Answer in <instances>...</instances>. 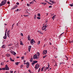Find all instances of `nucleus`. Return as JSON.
I'll list each match as a JSON object with an SVG mask.
<instances>
[{"mask_svg":"<svg viewBox=\"0 0 73 73\" xmlns=\"http://www.w3.org/2000/svg\"><path fill=\"white\" fill-rule=\"evenodd\" d=\"M7 3V0H4L0 4V7H1L2 5H4Z\"/></svg>","mask_w":73,"mask_h":73,"instance_id":"1","label":"nucleus"},{"mask_svg":"<svg viewBox=\"0 0 73 73\" xmlns=\"http://www.w3.org/2000/svg\"><path fill=\"white\" fill-rule=\"evenodd\" d=\"M39 67H40V65H39L38 64H37L35 66V68L37 69H38V68H39Z\"/></svg>","mask_w":73,"mask_h":73,"instance_id":"2","label":"nucleus"},{"mask_svg":"<svg viewBox=\"0 0 73 73\" xmlns=\"http://www.w3.org/2000/svg\"><path fill=\"white\" fill-rule=\"evenodd\" d=\"M46 25L45 26H43V27L42 28V31H44V30H45L46 29V28H47L48 27V26H46Z\"/></svg>","mask_w":73,"mask_h":73,"instance_id":"3","label":"nucleus"},{"mask_svg":"<svg viewBox=\"0 0 73 73\" xmlns=\"http://www.w3.org/2000/svg\"><path fill=\"white\" fill-rule=\"evenodd\" d=\"M46 53H47V50H43L42 53L43 55H45L46 54Z\"/></svg>","mask_w":73,"mask_h":73,"instance_id":"4","label":"nucleus"},{"mask_svg":"<svg viewBox=\"0 0 73 73\" xmlns=\"http://www.w3.org/2000/svg\"><path fill=\"white\" fill-rule=\"evenodd\" d=\"M38 57L37 55L36 54H35L33 56V58L35 60V59H37Z\"/></svg>","mask_w":73,"mask_h":73,"instance_id":"5","label":"nucleus"},{"mask_svg":"<svg viewBox=\"0 0 73 73\" xmlns=\"http://www.w3.org/2000/svg\"><path fill=\"white\" fill-rule=\"evenodd\" d=\"M5 69L6 70H9V68L8 67V65L7 64H6L5 66Z\"/></svg>","mask_w":73,"mask_h":73,"instance_id":"6","label":"nucleus"},{"mask_svg":"<svg viewBox=\"0 0 73 73\" xmlns=\"http://www.w3.org/2000/svg\"><path fill=\"white\" fill-rule=\"evenodd\" d=\"M25 64H26L27 65V68H28L29 67V64L28 62H27V63H25Z\"/></svg>","mask_w":73,"mask_h":73,"instance_id":"7","label":"nucleus"},{"mask_svg":"<svg viewBox=\"0 0 73 73\" xmlns=\"http://www.w3.org/2000/svg\"><path fill=\"white\" fill-rule=\"evenodd\" d=\"M11 53L12 54H13V55H14V56H16V53L15 52L12 51H11Z\"/></svg>","mask_w":73,"mask_h":73,"instance_id":"8","label":"nucleus"},{"mask_svg":"<svg viewBox=\"0 0 73 73\" xmlns=\"http://www.w3.org/2000/svg\"><path fill=\"white\" fill-rule=\"evenodd\" d=\"M17 5H16L15 6H14V7H13V8H12L11 10L14 9H15V8H17Z\"/></svg>","mask_w":73,"mask_h":73,"instance_id":"9","label":"nucleus"},{"mask_svg":"<svg viewBox=\"0 0 73 73\" xmlns=\"http://www.w3.org/2000/svg\"><path fill=\"white\" fill-rule=\"evenodd\" d=\"M56 15H54L53 16L52 19L53 20H54L55 19H56Z\"/></svg>","mask_w":73,"mask_h":73,"instance_id":"10","label":"nucleus"},{"mask_svg":"<svg viewBox=\"0 0 73 73\" xmlns=\"http://www.w3.org/2000/svg\"><path fill=\"white\" fill-rule=\"evenodd\" d=\"M28 40H31V37L29 35L28 36Z\"/></svg>","mask_w":73,"mask_h":73,"instance_id":"11","label":"nucleus"},{"mask_svg":"<svg viewBox=\"0 0 73 73\" xmlns=\"http://www.w3.org/2000/svg\"><path fill=\"white\" fill-rule=\"evenodd\" d=\"M31 44H32V45H33V44H34V43H33V40H31Z\"/></svg>","mask_w":73,"mask_h":73,"instance_id":"12","label":"nucleus"},{"mask_svg":"<svg viewBox=\"0 0 73 73\" xmlns=\"http://www.w3.org/2000/svg\"><path fill=\"white\" fill-rule=\"evenodd\" d=\"M2 48H5V45H3L2 46Z\"/></svg>","mask_w":73,"mask_h":73,"instance_id":"13","label":"nucleus"},{"mask_svg":"<svg viewBox=\"0 0 73 73\" xmlns=\"http://www.w3.org/2000/svg\"><path fill=\"white\" fill-rule=\"evenodd\" d=\"M20 45H23V42H22V41H21L20 42Z\"/></svg>","mask_w":73,"mask_h":73,"instance_id":"14","label":"nucleus"},{"mask_svg":"<svg viewBox=\"0 0 73 73\" xmlns=\"http://www.w3.org/2000/svg\"><path fill=\"white\" fill-rule=\"evenodd\" d=\"M50 2H51V3H53V4L54 3V1H52L51 0H50Z\"/></svg>","mask_w":73,"mask_h":73,"instance_id":"15","label":"nucleus"},{"mask_svg":"<svg viewBox=\"0 0 73 73\" xmlns=\"http://www.w3.org/2000/svg\"><path fill=\"white\" fill-rule=\"evenodd\" d=\"M49 64L48 65V67H46V70H47V69H48V68H49Z\"/></svg>","mask_w":73,"mask_h":73,"instance_id":"16","label":"nucleus"},{"mask_svg":"<svg viewBox=\"0 0 73 73\" xmlns=\"http://www.w3.org/2000/svg\"><path fill=\"white\" fill-rule=\"evenodd\" d=\"M10 61H14V60H13L12 58L10 57Z\"/></svg>","mask_w":73,"mask_h":73,"instance_id":"17","label":"nucleus"},{"mask_svg":"<svg viewBox=\"0 0 73 73\" xmlns=\"http://www.w3.org/2000/svg\"><path fill=\"white\" fill-rule=\"evenodd\" d=\"M31 48H32V46H29L28 49H31Z\"/></svg>","mask_w":73,"mask_h":73,"instance_id":"18","label":"nucleus"},{"mask_svg":"<svg viewBox=\"0 0 73 73\" xmlns=\"http://www.w3.org/2000/svg\"><path fill=\"white\" fill-rule=\"evenodd\" d=\"M3 38L4 39H6L7 38V36L5 35L3 37Z\"/></svg>","mask_w":73,"mask_h":73,"instance_id":"19","label":"nucleus"},{"mask_svg":"<svg viewBox=\"0 0 73 73\" xmlns=\"http://www.w3.org/2000/svg\"><path fill=\"white\" fill-rule=\"evenodd\" d=\"M34 3V1H32L31 2H30V4H33Z\"/></svg>","mask_w":73,"mask_h":73,"instance_id":"20","label":"nucleus"},{"mask_svg":"<svg viewBox=\"0 0 73 73\" xmlns=\"http://www.w3.org/2000/svg\"><path fill=\"white\" fill-rule=\"evenodd\" d=\"M42 4H43L44 5H46V3H41Z\"/></svg>","mask_w":73,"mask_h":73,"instance_id":"21","label":"nucleus"},{"mask_svg":"<svg viewBox=\"0 0 73 73\" xmlns=\"http://www.w3.org/2000/svg\"><path fill=\"white\" fill-rule=\"evenodd\" d=\"M40 44V41H39L37 42V44L38 45H39Z\"/></svg>","mask_w":73,"mask_h":73,"instance_id":"22","label":"nucleus"},{"mask_svg":"<svg viewBox=\"0 0 73 73\" xmlns=\"http://www.w3.org/2000/svg\"><path fill=\"white\" fill-rule=\"evenodd\" d=\"M33 62H34V63L35 64H36V63H37L38 62V61L36 60L34 61Z\"/></svg>","mask_w":73,"mask_h":73,"instance_id":"23","label":"nucleus"},{"mask_svg":"<svg viewBox=\"0 0 73 73\" xmlns=\"http://www.w3.org/2000/svg\"><path fill=\"white\" fill-rule=\"evenodd\" d=\"M36 16H37V15H35L34 18V19H36Z\"/></svg>","mask_w":73,"mask_h":73,"instance_id":"24","label":"nucleus"},{"mask_svg":"<svg viewBox=\"0 0 73 73\" xmlns=\"http://www.w3.org/2000/svg\"><path fill=\"white\" fill-rule=\"evenodd\" d=\"M37 16L39 17H40V16H41L40 14V13L38 14Z\"/></svg>","mask_w":73,"mask_h":73,"instance_id":"25","label":"nucleus"},{"mask_svg":"<svg viewBox=\"0 0 73 73\" xmlns=\"http://www.w3.org/2000/svg\"><path fill=\"white\" fill-rule=\"evenodd\" d=\"M7 36L8 37H10L9 34H7Z\"/></svg>","mask_w":73,"mask_h":73,"instance_id":"26","label":"nucleus"},{"mask_svg":"<svg viewBox=\"0 0 73 73\" xmlns=\"http://www.w3.org/2000/svg\"><path fill=\"white\" fill-rule=\"evenodd\" d=\"M46 56H47V55H46L45 56H43V58H45V57H46Z\"/></svg>","mask_w":73,"mask_h":73,"instance_id":"27","label":"nucleus"},{"mask_svg":"<svg viewBox=\"0 0 73 73\" xmlns=\"http://www.w3.org/2000/svg\"><path fill=\"white\" fill-rule=\"evenodd\" d=\"M10 32V31H9V30L8 31V32L7 33V34H9L10 33V32Z\"/></svg>","mask_w":73,"mask_h":73,"instance_id":"28","label":"nucleus"},{"mask_svg":"<svg viewBox=\"0 0 73 73\" xmlns=\"http://www.w3.org/2000/svg\"><path fill=\"white\" fill-rule=\"evenodd\" d=\"M69 5L71 6V7H73V4L72 3V4H70Z\"/></svg>","mask_w":73,"mask_h":73,"instance_id":"29","label":"nucleus"},{"mask_svg":"<svg viewBox=\"0 0 73 73\" xmlns=\"http://www.w3.org/2000/svg\"><path fill=\"white\" fill-rule=\"evenodd\" d=\"M37 54H38L37 55V56H40V53H39V52H38L37 53Z\"/></svg>","mask_w":73,"mask_h":73,"instance_id":"30","label":"nucleus"},{"mask_svg":"<svg viewBox=\"0 0 73 73\" xmlns=\"http://www.w3.org/2000/svg\"><path fill=\"white\" fill-rule=\"evenodd\" d=\"M32 60H33V59L32 58H31V59H30V61L31 62H32Z\"/></svg>","mask_w":73,"mask_h":73,"instance_id":"31","label":"nucleus"},{"mask_svg":"<svg viewBox=\"0 0 73 73\" xmlns=\"http://www.w3.org/2000/svg\"><path fill=\"white\" fill-rule=\"evenodd\" d=\"M43 69H44L45 70H46V67L45 66L43 67Z\"/></svg>","mask_w":73,"mask_h":73,"instance_id":"32","label":"nucleus"},{"mask_svg":"<svg viewBox=\"0 0 73 73\" xmlns=\"http://www.w3.org/2000/svg\"><path fill=\"white\" fill-rule=\"evenodd\" d=\"M21 58L22 60H24V56H22L21 57Z\"/></svg>","mask_w":73,"mask_h":73,"instance_id":"33","label":"nucleus"},{"mask_svg":"<svg viewBox=\"0 0 73 73\" xmlns=\"http://www.w3.org/2000/svg\"><path fill=\"white\" fill-rule=\"evenodd\" d=\"M15 64L17 65H19V62H17L16 63H15Z\"/></svg>","mask_w":73,"mask_h":73,"instance_id":"34","label":"nucleus"},{"mask_svg":"<svg viewBox=\"0 0 73 73\" xmlns=\"http://www.w3.org/2000/svg\"><path fill=\"white\" fill-rule=\"evenodd\" d=\"M37 19L38 20H40V19H41V18L39 17H37Z\"/></svg>","mask_w":73,"mask_h":73,"instance_id":"35","label":"nucleus"},{"mask_svg":"<svg viewBox=\"0 0 73 73\" xmlns=\"http://www.w3.org/2000/svg\"><path fill=\"white\" fill-rule=\"evenodd\" d=\"M35 64V63L33 61V62L32 63V65H34V64Z\"/></svg>","mask_w":73,"mask_h":73,"instance_id":"36","label":"nucleus"},{"mask_svg":"<svg viewBox=\"0 0 73 73\" xmlns=\"http://www.w3.org/2000/svg\"><path fill=\"white\" fill-rule=\"evenodd\" d=\"M4 65V62H1V65Z\"/></svg>","mask_w":73,"mask_h":73,"instance_id":"37","label":"nucleus"},{"mask_svg":"<svg viewBox=\"0 0 73 73\" xmlns=\"http://www.w3.org/2000/svg\"><path fill=\"white\" fill-rule=\"evenodd\" d=\"M30 5V4H29L28 3L27 4V6H28V7H29Z\"/></svg>","mask_w":73,"mask_h":73,"instance_id":"38","label":"nucleus"},{"mask_svg":"<svg viewBox=\"0 0 73 73\" xmlns=\"http://www.w3.org/2000/svg\"><path fill=\"white\" fill-rule=\"evenodd\" d=\"M14 25H15V24L14 23L12 25V28H13V27Z\"/></svg>","mask_w":73,"mask_h":73,"instance_id":"39","label":"nucleus"},{"mask_svg":"<svg viewBox=\"0 0 73 73\" xmlns=\"http://www.w3.org/2000/svg\"><path fill=\"white\" fill-rule=\"evenodd\" d=\"M15 11L16 12H17V11H19V9H17L16 10V11Z\"/></svg>","mask_w":73,"mask_h":73,"instance_id":"40","label":"nucleus"},{"mask_svg":"<svg viewBox=\"0 0 73 73\" xmlns=\"http://www.w3.org/2000/svg\"><path fill=\"white\" fill-rule=\"evenodd\" d=\"M5 68H2V70H5Z\"/></svg>","mask_w":73,"mask_h":73,"instance_id":"41","label":"nucleus"},{"mask_svg":"<svg viewBox=\"0 0 73 73\" xmlns=\"http://www.w3.org/2000/svg\"><path fill=\"white\" fill-rule=\"evenodd\" d=\"M23 65H21V68H23Z\"/></svg>","mask_w":73,"mask_h":73,"instance_id":"42","label":"nucleus"},{"mask_svg":"<svg viewBox=\"0 0 73 73\" xmlns=\"http://www.w3.org/2000/svg\"><path fill=\"white\" fill-rule=\"evenodd\" d=\"M32 40H33V42H35V40H34V39H32Z\"/></svg>","mask_w":73,"mask_h":73,"instance_id":"43","label":"nucleus"},{"mask_svg":"<svg viewBox=\"0 0 73 73\" xmlns=\"http://www.w3.org/2000/svg\"><path fill=\"white\" fill-rule=\"evenodd\" d=\"M43 69H44V68H42L41 69V71H43Z\"/></svg>","mask_w":73,"mask_h":73,"instance_id":"44","label":"nucleus"},{"mask_svg":"<svg viewBox=\"0 0 73 73\" xmlns=\"http://www.w3.org/2000/svg\"><path fill=\"white\" fill-rule=\"evenodd\" d=\"M45 2H46V3H48V1H46L45 0L44 1Z\"/></svg>","mask_w":73,"mask_h":73,"instance_id":"45","label":"nucleus"},{"mask_svg":"<svg viewBox=\"0 0 73 73\" xmlns=\"http://www.w3.org/2000/svg\"><path fill=\"white\" fill-rule=\"evenodd\" d=\"M21 36H23V34L22 33H21Z\"/></svg>","mask_w":73,"mask_h":73,"instance_id":"46","label":"nucleus"},{"mask_svg":"<svg viewBox=\"0 0 73 73\" xmlns=\"http://www.w3.org/2000/svg\"><path fill=\"white\" fill-rule=\"evenodd\" d=\"M10 3L9 1H8L7 3V4H9Z\"/></svg>","mask_w":73,"mask_h":73,"instance_id":"47","label":"nucleus"},{"mask_svg":"<svg viewBox=\"0 0 73 73\" xmlns=\"http://www.w3.org/2000/svg\"><path fill=\"white\" fill-rule=\"evenodd\" d=\"M28 51L29 52H30V50H31V49H29L28 48Z\"/></svg>","mask_w":73,"mask_h":73,"instance_id":"48","label":"nucleus"},{"mask_svg":"<svg viewBox=\"0 0 73 73\" xmlns=\"http://www.w3.org/2000/svg\"><path fill=\"white\" fill-rule=\"evenodd\" d=\"M16 4H17V5H19V3H16Z\"/></svg>","mask_w":73,"mask_h":73,"instance_id":"49","label":"nucleus"},{"mask_svg":"<svg viewBox=\"0 0 73 73\" xmlns=\"http://www.w3.org/2000/svg\"><path fill=\"white\" fill-rule=\"evenodd\" d=\"M40 71V68H39L38 70V72H39Z\"/></svg>","mask_w":73,"mask_h":73,"instance_id":"50","label":"nucleus"},{"mask_svg":"<svg viewBox=\"0 0 73 73\" xmlns=\"http://www.w3.org/2000/svg\"><path fill=\"white\" fill-rule=\"evenodd\" d=\"M63 33H62V34H61V35H60V37H61V35H62V34H63Z\"/></svg>","mask_w":73,"mask_h":73,"instance_id":"51","label":"nucleus"},{"mask_svg":"<svg viewBox=\"0 0 73 73\" xmlns=\"http://www.w3.org/2000/svg\"><path fill=\"white\" fill-rule=\"evenodd\" d=\"M52 6H50L48 7V8H52Z\"/></svg>","mask_w":73,"mask_h":73,"instance_id":"52","label":"nucleus"},{"mask_svg":"<svg viewBox=\"0 0 73 73\" xmlns=\"http://www.w3.org/2000/svg\"><path fill=\"white\" fill-rule=\"evenodd\" d=\"M45 23H46V24L47 23V20H46V22H45Z\"/></svg>","mask_w":73,"mask_h":73,"instance_id":"53","label":"nucleus"},{"mask_svg":"<svg viewBox=\"0 0 73 73\" xmlns=\"http://www.w3.org/2000/svg\"><path fill=\"white\" fill-rule=\"evenodd\" d=\"M71 42H73V40H71Z\"/></svg>","mask_w":73,"mask_h":73,"instance_id":"54","label":"nucleus"},{"mask_svg":"<svg viewBox=\"0 0 73 73\" xmlns=\"http://www.w3.org/2000/svg\"><path fill=\"white\" fill-rule=\"evenodd\" d=\"M13 73V71H11L10 72V73Z\"/></svg>","mask_w":73,"mask_h":73,"instance_id":"55","label":"nucleus"},{"mask_svg":"<svg viewBox=\"0 0 73 73\" xmlns=\"http://www.w3.org/2000/svg\"><path fill=\"white\" fill-rule=\"evenodd\" d=\"M19 24V23H17V26H19V24Z\"/></svg>","mask_w":73,"mask_h":73,"instance_id":"56","label":"nucleus"},{"mask_svg":"<svg viewBox=\"0 0 73 73\" xmlns=\"http://www.w3.org/2000/svg\"><path fill=\"white\" fill-rule=\"evenodd\" d=\"M29 72H30V73H31V70H28Z\"/></svg>","mask_w":73,"mask_h":73,"instance_id":"57","label":"nucleus"},{"mask_svg":"<svg viewBox=\"0 0 73 73\" xmlns=\"http://www.w3.org/2000/svg\"><path fill=\"white\" fill-rule=\"evenodd\" d=\"M9 56H10V55L9 54H8V57H9Z\"/></svg>","mask_w":73,"mask_h":73,"instance_id":"58","label":"nucleus"},{"mask_svg":"<svg viewBox=\"0 0 73 73\" xmlns=\"http://www.w3.org/2000/svg\"><path fill=\"white\" fill-rule=\"evenodd\" d=\"M55 66H57V64H56V63L55 64Z\"/></svg>","mask_w":73,"mask_h":73,"instance_id":"59","label":"nucleus"},{"mask_svg":"<svg viewBox=\"0 0 73 73\" xmlns=\"http://www.w3.org/2000/svg\"><path fill=\"white\" fill-rule=\"evenodd\" d=\"M53 3H52H52H50V5H53Z\"/></svg>","mask_w":73,"mask_h":73,"instance_id":"60","label":"nucleus"},{"mask_svg":"<svg viewBox=\"0 0 73 73\" xmlns=\"http://www.w3.org/2000/svg\"><path fill=\"white\" fill-rule=\"evenodd\" d=\"M49 44H50V45H52V43H50V42Z\"/></svg>","mask_w":73,"mask_h":73,"instance_id":"61","label":"nucleus"},{"mask_svg":"<svg viewBox=\"0 0 73 73\" xmlns=\"http://www.w3.org/2000/svg\"><path fill=\"white\" fill-rule=\"evenodd\" d=\"M5 73H9L8 72H6Z\"/></svg>","mask_w":73,"mask_h":73,"instance_id":"62","label":"nucleus"},{"mask_svg":"<svg viewBox=\"0 0 73 73\" xmlns=\"http://www.w3.org/2000/svg\"><path fill=\"white\" fill-rule=\"evenodd\" d=\"M4 25H7V24H4Z\"/></svg>","mask_w":73,"mask_h":73,"instance_id":"63","label":"nucleus"},{"mask_svg":"<svg viewBox=\"0 0 73 73\" xmlns=\"http://www.w3.org/2000/svg\"><path fill=\"white\" fill-rule=\"evenodd\" d=\"M68 32V30H66V32Z\"/></svg>","mask_w":73,"mask_h":73,"instance_id":"64","label":"nucleus"}]
</instances>
